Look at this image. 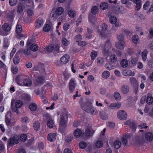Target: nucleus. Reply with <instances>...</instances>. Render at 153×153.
<instances>
[{
    "label": "nucleus",
    "mask_w": 153,
    "mask_h": 153,
    "mask_svg": "<svg viewBox=\"0 0 153 153\" xmlns=\"http://www.w3.org/2000/svg\"><path fill=\"white\" fill-rule=\"evenodd\" d=\"M109 76L110 73L108 71H104L102 74V77L105 79L107 78Z\"/></svg>",
    "instance_id": "obj_48"
},
{
    "label": "nucleus",
    "mask_w": 153,
    "mask_h": 153,
    "mask_svg": "<svg viewBox=\"0 0 153 153\" xmlns=\"http://www.w3.org/2000/svg\"><path fill=\"white\" fill-rule=\"evenodd\" d=\"M22 30V26L21 25L17 24L16 25V31L17 33H20Z\"/></svg>",
    "instance_id": "obj_44"
},
{
    "label": "nucleus",
    "mask_w": 153,
    "mask_h": 153,
    "mask_svg": "<svg viewBox=\"0 0 153 153\" xmlns=\"http://www.w3.org/2000/svg\"><path fill=\"white\" fill-rule=\"evenodd\" d=\"M145 138L146 140L150 141L153 139V135L152 133L150 132H148L146 134Z\"/></svg>",
    "instance_id": "obj_25"
},
{
    "label": "nucleus",
    "mask_w": 153,
    "mask_h": 153,
    "mask_svg": "<svg viewBox=\"0 0 153 153\" xmlns=\"http://www.w3.org/2000/svg\"><path fill=\"white\" fill-rule=\"evenodd\" d=\"M27 45L29 46H30L29 48H30V49L33 51H36L38 49V46L35 44H31V41L29 39L27 42Z\"/></svg>",
    "instance_id": "obj_10"
},
{
    "label": "nucleus",
    "mask_w": 153,
    "mask_h": 153,
    "mask_svg": "<svg viewBox=\"0 0 153 153\" xmlns=\"http://www.w3.org/2000/svg\"><path fill=\"white\" fill-rule=\"evenodd\" d=\"M103 145V143L101 141L99 140L97 141L95 145L97 147L100 148Z\"/></svg>",
    "instance_id": "obj_59"
},
{
    "label": "nucleus",
    "mask_w": 153,
    "mask_h": 153,
    "mask_svg": "<svg viewBox=\"0 0 153 153\" xmlns=\"http://www.w3.org/2000/svg\"><path fill=\"white\" fill-rule=\"evenodd\" d=\"M82 39V36L80 34L76 35L74 37V40L77 42H78L79 41L81 40Z\"/></svg>",
    "instance_id": "obj_60"
},
{
    "label": "nucleus",
    "mask_w": 153,
    "mask_h": 153,
    "mask_svg": "<svg viewBox=\"0 0 153 153\" xmlns=\"http://www.w3.org/2000/svg\"><path fill=\"white\" fill-rule=\"evenodd\" d=\"M129 81L131 85L134 86H137V82L135 78L134 77H131L129 79Z\"/></svg>",
    "instance_id": "obj_26"
},
{
    "label": "nucleus",
    "mask_w": 153,
    "mask_h": 153,
    "mask_svg": "<svg viewBox=\"0 0 153 153\" xmlns=\"http://www.w3.org/2000/svg\"><path fill=\"white\" fill-rule=\"evenodd\" d=\"M69 56L68 55H65L60 59V61L62 64H66L69 60Z\"/></svg>",
    "instance_id": "obj_15"
},
{
    "label": "nucleus",
    "mask_w": 153,
    "mask_h": 153,
    "mask_svg": "<svg viewBox=\"0 0 153 153\" xmlns=\"http://www.w3.org/2000/svg\"><path fill=\"white\" fill-rule=\"evenodd\" d=\"M107 26L105 24H103L98 27V32L102 38L105 37L107 36L106 30L107 29Z\"/></svg>",
    "instance_id": "obj_3"
},
{
    "label": "nucleus",
    "mask_w": 153,
    "mask_h": 153,
    "mask_svg": "<svg viewBox=\"0 0 153 153\" xmlns=\"http://www.w3.org/2000/svg\"><path fill=\"white\" fill-rule=\"evenodd\" d=\"M100 6L101 9L104 10L108 8V4L106 2H103L101 3Z\"/></svg>",
    "instance_id": "obj_37"
},
{
    "label": "nucleus",
    "mask_w": 153,
    "mask_h": 153,
    "mask_svg": "<svg viewBox=\"0 0 153 153\" xmlns=\"http://www.w3.org/2000/svg\"><path fill=\"white\" fill-rule=\"evenodd\" d=\"M51 27L50 25L48 24L45 25L43 27V30L45 32H48L50 30Z\"/></svg>",
    "instance_id": "obj_54"
},
{
    "label": "nucleus",
    "mask_w": 153,
    "mask_h": 153,
    "mask_svg": "<svg viewBox=\"0 0 153 153\" xmlns=\"http://www.w3.org/2000/svg\"><path fill=\"white\" fill-rule=\"evenodd\" d=\"M11 114V112L10 111H8L5 115V121L6 124H9L10 123Z\"/></svg>",
    "instance_id": "obj_17"
},
{
    "label": "nucleus",
    "mask_w": 153,
    "mask_h": 153,
    "mask_svg": "<svg viewBox=\"0 0 153 153\" xmlns=\"http://www.w3.org/2000/svg\"><path fill=\"white\" fill-rule=\"evenodd\" d=\"M3 30L0 29V35L6 36L9 33L11 29V25L8 23H4L2 26Z\"/></svg>",
    "instance_id": "obj_2"
},
{
    "label": "nucleus",
    "mask_w": 153,
    "mask_h": 153,
    "mask_svg": "<svg viewBox=\"0 0 153 153\" xmlns=\"http://www.w3.org/2000/svg\"><path fill=\"white\" fill-rule=\"evenodd\" d=\"M62 43L65 46H67L69 44V41L65 38H63L62 39Z\"/></svg>",
    "instance_id": "obj_62"
},
{
    "label": "nucleus",
    "mask_w": 153,
    "mask_h": 153,
    "mask_svg": "<svg viewBox=\"0 0 153 153\" xmlns=\"http://www.w3.org/2000/svg\"><path fill=\"white\" fill-rule=\"evenodd\" d=\"M29 108L31 111H34L37 109V106L35 103H32L29 105Z\"/></svg>",
    "instance_id": "obj_27"
},
{
    "label": "nucleus",
    "mask_w": 153,
    "mask_h": 153,
    "mask_svg": "<svg viewBox=\"0 0 153 153\" xmlns=\"http://www.w3.org/2000/svg\"><path fill=\"white\" fill-rule=\"evenodd\" d=\"M121 106V104L119 103H111L108 107L111 109H118L120 108Z\"/></svg>",
    "instance_id": "obj_19"
},
{
    "label": "nucleus",
    "mask_w": 153,
    "mask_h": 153,
    "mask_svg": "<svg viewBox=\"0 0 153 153\" xmlns=\"http://www.w3.org/2000/svg\"><path fill=\"white\" fill-rule=\"evenodd\" d=\"M81 107L84 111L91 114L94 115L97 113V109L93 107L91 101H88L86 102L83 103L81 104Z\"/></svg>",
    "instance_id": "obj_1"
},
{
    "label": "nucleus",
    "mask_w": 153,
    "mask_h": 153,
    "mask_svg": "<svg viewBox=\"0 0 153 153\" xmlns=\"http://www.w3.org/2000/svg\"><path fill=\"white\" fill-rule=\"evenodd\" d=\"M133 2L135 4V10H139L141 8L142 6L141 0H132Z\"/></svg>",
    "instance_id": "obj_13"
},
{
    "label": "nucleus",
    "mask_w": 153,
    "mask_h": 153,
    "mask_svg": "<svg viewBox=\"0 0 153 153\" xmlns=\"http://www.w3.org/2000/svg\"><path fill=\"white\" fill-rule=\"evenodd\" d=\"M76 83L75 80L74 78L71 79L70 81L69 89L71 93H72L75 89Z\"/></svg>",
    "instance_id": "obj_9"
},
{
    "label": "nucleus",
    "mask_w": 153,
    "mask_h": 153,
    "mask_svg": "<svg viewBox=\"0 0 153 153\" xmlns=\"http://www.w3.org/2000/svg\"><path fill=\"white\" fill-rule=\"evenodd\" d=\"M109 21L111 23L114 24L117 22V18L115 16H112L110 17Z\"/></svg>",
    "instance_id": "obj_43"
},
{
    "label": "nucleus",
    "mask_w": 153,
    "mask_h": 153,
    "mask_svg": "<svg viewBox=\"0 0 153 153\" xmlns=\"http://www.w3.org/2000/svg\"><path fill=\"white\" fill-rule=\"evenodd\" d=\"M123 73L125 76H131L134 75V73L131 70H125L123 72Z\"/></svg>",
    "instance_id": "obj_23"
},
{
    "label": "nucleus",
    "mask_w": 153,
    "mask_h": 153,
    "mask_svg": "<svg viewBox=\"0 0 153 153\" xmlns=\"http://www.w3.org/2000/svg\"><path fill=\"white\" fill-rule=\"evenodd\" d=\"M98 8L97 6H94L91 9V11L92 14L95 15L97 12H98Z\"/></svg>",
    "instance_id": "obj_49"
},
{
    "label": "nucleus",
    "mask_w": 153,
    "mask_h": 153,
    "mask_svg": "<svg viewBox=\"0 0 153 153\" xmlns=\"http://www.w3.org/2000/svg\"><path fill=\"white\" fill-rule=\"evenodd\" d=\"M73 138V137L71 135L67 136L65 137V142L69 143L71 141Z\"/></svg>",
    "instance_id": "obj_61"
},
{
    "label": "nucleus",
    "mask_w": 153,
    "mask_h": 153,
    "mask_svg": "<svg viewBox=\"0 0 153 153\" xmlns=\"http://www.w3.org/2000/svg\"><path fill=\"white\" fill-rule=\"evenodd\" d=\"M23 10V8L22 4H19L17 9V12L18 13H21Z\"/></svg>",
    "instance_id": "obj_46"
},
{
    "label": "nucleus",
    "mask_w": 153,
    "mask_h": 153,
    "mask_svg": "<svg viewBox=\"0 0 153 153\" xmlns=\"http://www.w3.org/2000/svg\"><path fill=\"white\" fill-rule=\"evenodd\" d=\"M19 138L16 135L14 136L13 137H11L8 141V145L10 147L12 146L14 144L18 143Z\"/></svg>",
    "instance_id": "obj_6"
},
{
    "label": "nucleus",
    "mask_w": 153,
    "mask_h": 153,
    "mask_svg": "<svg viewBox=\"0 0 153 153\" xmlns=\"http://www.w3.org/2000/svg\"><path fill=\"white\" fill-rule=\"evenodd\" d=\"M9 45V43L8 40L7 38H4V43L3 44V47L4 49H7Z\"/></svg>",
    "instance_id": "obj_35"
},
{
    "label": "nucleus",
    "mask_w": 153,
    "mask_h": 153,
    "mask_svg": "<svg viewBox=\"0 0 153 153\" xmlns=\"http://www.w3.org/2000/svg\"><path fill=\"white\" fill-rule=\"evenodd\" d=\"M117 117L121 120H126L127 116L126 112L123 110L119 111L117 113Z\"/></svg>",
    "instance_id": "obj_7"
},
{
    "label": "nucleus",
    "mask_w": 153,
    "mask_h": 153,
    "mask_svg": "<svg viewBox=\"0 0 153 153\" xmlns=\"http://www.w3.org/2000/svg\"><path fill=\"white\" fill-rule=\"evenodd\" d=\"M22 52L26 55H28L30 53V50L29 48L22 50Z\"/></svg>",
    "instance_id": "obj_56"
},
{
    "label": "nucleus",
    "mask_w": 153,
    "mask_h": 153,
    "mask_svg": "<svg viewBox=\"0 0 153 153\" xmlns=\"http://www.w3.org/2000/svg\"><path fill=\"white\" fill-rule=\"evenodd\" d=\"M20 140L22 142L25 141L27 139V136L26 134H23L21 135Z\"/></svg>",
    "instance_id": "obj_58"
},
{
    "label": "nucleus",
    "mask_w": 153,
    "mask_h": 153,
    "mask_svg": "<svg viewBox=\"0 0 153 153\" xmlns=\"http://www.w3.org/2000/svg\"><path fill=\"white\" fill-rule=\"evenodd\" d=\"M54 49V45H49L46 48L45 50L48 52H52Z\"/></svg>",
    "instance_id": "obj_53"
},
{
    "label": "nucleus",
    "mask_w": 153,
    "mask_h": 153,
    "mask_svg": "<svg viewBox=\"0 0 153 153\" xmlns=\"http://www.w3.org/2000/svg\"><path fill=\"white\" fill-rule=\"evenodd\" d=\"M90 55L92 60H94L97 56V53L95 51H93L91 52Z\"/></svg>",
    "instance_id": "obj_47"
},
{
    "label": "nucleus",
    "mask_w": 153,
    "mask_h": 153,
    "mask_svg": "<svg viewBox=\"0 0 153 153\" xmlns=\"http://www.w3.org/2000/svg\"><path fill=\"white\" fill-rule=\"evenodd\" d=\"M13 62L14 64L15 65H17L19 63V56L16 54L15 55L13 59Z\"/></svg>",
    "instance_id": "obj_42"
},
{
    "label": "nucleus",
    "mask_w": 153,
    "mask_h": 153,
    "mask_svg": "<svg viewBox=\"0 0 153 153\" xmlns=\"http://www.w3.org/2000/svg\"><path fill=\"white\" fill-rule=\"evenodd\" d=\"M15 15L13 11H10L8 12L7 14V18L10 21L12 22L13 21Z\"/></svg>",
    "instance_id": "obj_16"
},
{
    "label": "nucleus",
    "mask_w": 153,
    "mask_h": 153,
    "mask_svg": "<svg viewBox=\"0 0 153 153\" xmlns=\"http://www.w3.org/2000/svg\"><path fill=\"white\" fill-rule=\"evenodd\" d=\"M17 1V0H9V4L10 5L12 6H13L16 5Z\"/></svg>",
    "instance_id": "obj_64"
},
{
    "label": "nucleus",
    "mask_w": 153,
    "mask_h": 153,
    "mask_svg": "<svg viewBox=\"0 0 153 153\" xmlns=\"http://www.w3.org/2000/svg\"><path fill=\"white\" fill-rule=\"evenodd\" d=\"M129 90V87L126 85H122L121 88L122 92L123 94H126L128 92Z\"/></svg>",
    "instance_id": "obj_21"
},
{
    "label": "nucleus",
    "mask_w": 153,
    "mask_h": 153,
    "mask_svg": "<svg viewBox=\"0 0 153 153\" xmlns=\"http://www.w3.org/2000/svg\"><path fill=\"white\" fill-rule=\"evenodd\" d=\"M100 117L103 120H106L107 118V114L103 111H100Z\"/></svg>",
    "instance_id": "obj_40"
},
{
    "label": "nucleus",
    "mask_w": 153,
    "mask_h": 153,
    "mask_svg": "<svg viewBox=\"0 0 153 153\" xmlns=\"http://www.w3.org/2000/svg\"><path fill=\"white\" fill-rule=\"evenodd\" d=\"M121 145V142L119 140H116L114 143V146L116 149L119 148Z\"/></svg>",
    "instance_id": "obj_36"
},
{
    "label": "nucleus",
    "mask_w": 153,
    "mask_h": 153,
    "mask_svg": "<svg viewBox=\"0 0 153 153\" xmlns=\"http://www.w3.org/2000/svg\"><path fill=\"white\" fill-rule=\"evenodd\" d=\"M111 44L109 39L106 42L103 48L102 51L104 54L105 55L108 54L109 52V49L111 48Z\"/></svg>",
    "instance_id": "obj_5"
},
{
    "label": "nucleus",
    "mask_w": 153,
    "mask_h": 153,
    "mask_svg": "<svg viewBox=\"0 0 153 153\" xmlns=\"http://www.w3.org/2000/svg\"><path fill=\"white\" fill-rule=\"evenodd\" d=\"M24 84L23 86H27L31 85L32 82L29 79L25 77L24 82Z\"/></svg>",
    "instance_id": "obj_31"
},
{
    "label": "nucleus",
    "mask_w": 153,
    "mask_h": 153,
    "mask_svg": "<svg viewBox=\"0 0 153 153\" xmlns=\"http://www.w3.org/2000/svg\"><path fill=\"white\" fill-rule=\"evenodd\" d=\"M132 40L134 44H137L138 43L139 41L138 36L137 35H134L132 38Z\"/></svg>",
    "instance_id": "obj_39"
},
{
    "label": "nucleus",
    "mask_w": 153,
    "mask_h": 153,
    "mask_svg": "<svg viewBox=\"0 0 153 153\" xmlns=\"http://www.w3.org/2000/svg\"><path fill=\"white\" fill-rule=\"evenodd\" d=\"M129 138V135L128 134L123 135L121 137V140L123 144L126 145L127 144V139Z\"/></svg>",
    "instance_id": "obj_20"
},
{
    "label": "nucleus",
    "mask_w": 153,
    "mask_h": 153,
    "mask_svg": "<svg viewBox=\"0 0 153 153\" xmlns=\"http://www.w3.org/2000/svg\"><path fill=\"white\" fill-rule=\"evenodd\" d=\"M35 78L36 80L35 84L36 85H38L43 83L44 79L42 76L38 75L37 76H36Z\"/></svg>",
    "instance_id": "obj_14"
},
{
    "label": "nucleus",
    "mask_w": 153,
    "mask_h": 153,
    "mask_svg": "<svg viewBox=\"0 0 153 153\" xmlns=\"http://www.w3.org/2000/svg\"><path fill=\"white\" fill-rule=\"evenodd\" d=\"M25 77L22 75L17 76L15 79L17 83L20 85H23L24 82Z\"/></svg>",
    "instance_id": "obj_8"
},
{
    "label": "nucleus",
    "mask_w": 153,
    "mask_h": 153,
    "mask_svg": "<svg viewBox=\"0 0 153 153\" xmlns=\"http://www.w3.org/2000/svg\"><path fill=\"white\" fill-rule=\"evenodd\" d=\"M64 9L62 7H57L56 10V13L58 16L61 15L64 12Z\"/></svg>",
    "instance_id": "obj_30"
},
{
    "label": "nucleus",
    "mask_w": 153,
    "mask_h": 153,
    "mask_svg": "<svg viewBox=\"0 0 153 153\" xmlns=\"http://www.w3.org/2000/svg\"><path fill=\"white\" fill-rule=\"evenodd\" d=\"M56 137V135L54 133H51L48 134L47 139L49 141L53 142L55 140Z\"/></svg>",
    "instance_id": "obj_22"
},
{
    "label": "nucleus",
    "mask_w": 153,
    "mask_h": 153,
    "mask_svg": "<svg viewBox=\"0 0 153 153\" xmlns=\"http://www.w3.org/2000/svg\"><path fill=\"white\" fill-rule=\"evenodd\" d=\"M148 54V51L145 49L142 53V57L143 61H145L147 59V55Z\"/></svg>",
    "instance_id": "obj_32"
},
{
    "label": "nucleus",
    "mask_w": 153,
    "mask_h": 153,
    "mask_svg": "<svg viewBox=\"0 0 153 153\" xmlns=\"http://www.w3.org/2000/svg\"><path fill=\"white\" fill-rule=\"evenodd\" d=\"M22 102L20 100H18L16 101L15 103V106L17 108H19L23 105Z\"/></svg>",
    "instance_id": "obj_45"
},
{
    "label": "nucleus",
    "mask_w": 153,
    "mask_h": 153,
    "mask_svg": "<svg viewBox=\"0 0 153 153\" xmlns=\"http://www.w3.org/2000/svg\"><path fill=\"white\" fill-rule=\"evenodd\" d=\"M146 102L149 105L152 104L153 103V98L152 95H148L146 100Z\"/></svg>",
    "instance_id": "obj_29"
},
{
    "label": "nucleus",
    "mask_w": 153,
    "mask_h": 153,
    "mask_svg": "<svg viewBox=\"0 0 153 153\" xmlns=\"http://www.w3.org/2000/svg\"><path fill=\"white\" fill-rule=\"evenodd\" d=\"M70 25L68 23H65L63 26V29L65 31H67L69 28Z\"/></svg>",
    "instance_id": "obj_63"
},
{
    "label": "nucleus",
    "mask_w": 153,
    "mask_h": 153,
    "mask_svg": "<svg viewBox=\"0 0 153 153\" xmlns=\"http://www.w3.org/2000/svg\"><path fill=\"white\" fill-rule=\"evenodd\" d=\"M19 97L20 99L24 100L26 101H28L30 100V96L29 95L25 93L20 94Z\"/></svg>",
    "instance_id": "obj_12"
},
{
    "label": "nucleus",
    "mask_w": 153,
    "mask_h": 153,
    "mask_svg": "<svg viewBox=\"0 0 153 153\" xmlns=\"http://www.w3.org/2000/svg\"><path fill=\"white\" fill-rule=\"evenodd\" d=\"M115 45L117 48L119 49H124V44L122 43V42H117L116 43Z\"/></svg>",
    "instance_id": "obj_33"
},
{
    "label": "nucleus",
    "mask_w": 153,
    "mask_h": 153,
    "mask_svg": "<svg viewBox=\"0 0 153 153\" xmlns=\"http://www.w3.org/2000/svg\"><path fill=\"white\" fill-rule=\"evenodd\" d=\"M120 64L122 67L125 68L128 66V62L126 59H124L121 60L120 62Z\"/></svg>",
    "instance_id": "obj_34"
},
{
    "label": "nucleus",
    "mask_w": 153,
    "mask_h": 153,
    "mask_svg": "<svg viewBox=\"0 0 153 153\" xmlns=\"http://www.w3.org/2000/svg\"><path fill=\"white\" fill-rule=\"evenodd\" d=\"M58 15L56 14V13H54L53 12H51L50 16H51V19H53V21H55L56 20L57 18V16Z\"/></svg>",
    "instance_id": "obj_57"
},
{
    "label": "nucleus",
    "mask_w": 153,
    "mask_h": 153,
    "mask_svg": "<svg viewBox=\"0 0 153 153\" xmlns=\"http://www.w3.org/2000/svg\"><path fill=\"white\" fill-rule=\"evenodd\" d=\"M88 19L89 22L91 23L95 24L97 23V18L94 16L92 14H90L89 15L88 17Z\"/></svg>",
    "instance_id": "obj_18"
},
{
    "label": "nucleus",
    "mask_w": 153,
    "mask_h": 153,
    "mask_svg": "<svg viewBox=\"0 0 153 153\" xmlns=\"http://www.w3.org/2000/svg\"><path fill=\"white\" fill-rule=\"evenodd\" d=\"M44 91V88L43 87H41L40 89H35L34 91L35 93L38 95L43 94Z\"/></svg>",
    "instance_id": "obj_38"
},
{
    "label": "nucleus",
    "mask_w": 153,
    "mask_h": 153,
    "mask_svg": "<svg viewBox=\"0 0 153 153\" xmlns=\"http://www.w3.org/2000/svg\"><path fill=\"white\" fill-rule=\"evenodd\" d=\"M82 134V131H81V130L79 129V128H77L76 129L74 132V136L76 137V138H78L81 135V134Z\"/></svg>",
    "instance_id": "obj_24"
},
{
    "label": "nucleus",
    "mask_w": 153,
    "mask_h": 153,
    "mask_svg": "<svg viewBox=\"0 0 153 153\" xmlns=\"http://www.w3.org/2000/svg\"><path fill=\"white\" fill-rule=\"evenodd\" d=\"M117 58L115 55L113 54L111 55L109 58L110 61L112 63H115L117 61Z\"/></svg>",
    "instance_id": "obj_28"
},
{
    "label": "nucleus",
    "mask_w": 153,
    "mask_h": 153,
    "mask_svg": "<svg viewBox=\"0 0 153 153\" xmlns=\"http://www.w3.org/2000/svg\"><path fill=\"white\" fill-rule=\"evenodd\" d=\"M68 119L67 113L66 111L63 112L60 116L59 124H66Z\"/></svg>",
    "instance_id": "obj_4"
},
{
    "label": "nucleus",
    "mask_w": 153,
    "mask_h": 153,
    "mask_svg": "<svg viewBox=\"0 0 153 153\" xmlns=\"http://www.w3.org/2000/svg\"><path fill=\"white\" fill-rule=\"evenodd\" d=\"M79 146L82 149H84L87 146V144L85 142L81 141L79 143Z\"/></svg>",
    "instance_id": "obj_55"
},
{
    "label": "nucleus",
    "mask_w": 153,
    "mask_h": 153,
    "mask_svg": "<svg viewBox=\"0 0 153 153\" xmlns=\"http://www.w3.org/2000/svg\"><path fill=\"white\" fill-rule=\"evenodd\" d=\"M114 96L115 99L117 101L120 100L121 99V96L120 94L118 92H116L114 93Z\"/></svg>",
    "instance_id": "obj_50"
},
{
    "label": "nucleus",
    "mask_w": 153,
    "mask_h": 153,
    "mask_svg": "<svg viewBox=\"0 0 153 153\" xmlns=\"http://www.w3.org/2000/svg\"><path fill=\"white\" fill-rule=\"evenodd\" d=\"M29 121V119L27 117H23L21 118V121L23 123H28Z\"/></svg>",
    "instance_id": "obj_52"
},
{
    "label": "nucleus",
    "mask_w": 153,
    "mask_h": 153,
    "mask_svg": "<svg viewBox=\"0 0 153 153\" xmlns=\"http://www.w3.org/2000/svg\"><path fill=\"white\" fill-rule=\"evenodd\" d=\"M105 66L107 69L109 70H111L114 69L115 68V66L111 64L110 63H107L106 64Z\"/></svg>",
    "instance_id": "obj_51"
},
{
    "label": "nucleus",
    "mask_w": 153,
    "mask_h": 153,
    "mask_svg": "<svg viewBox=\"0 0 153 153\" xmlns=\"http://www.w3.org/2000/svg\"><path fill=\"white\" fill-rule=\"evenodd\" d=\"M44 24V21L41 18H39L36 21L35 26L36 28H39L42 27Z\"/></svg>",
    "instance_id": "obj_11"
},
{
    "label": "nucleus",
    "mask_w": 153,
    "mask_h": 153,
    "mask_svg": "<svg viewBox=\"0 0 153 153\" xmlns=\"http://www.w3.org/2000/svg\"><path fill=\"white\" fill-rule=\"evenodd\" d=\"M68 14L69 16L71 18H73L76 15L75 11L73 10H71L68 12Z\"/></svg>",
    "instance_id": "obj_41"
}]
</instances>
